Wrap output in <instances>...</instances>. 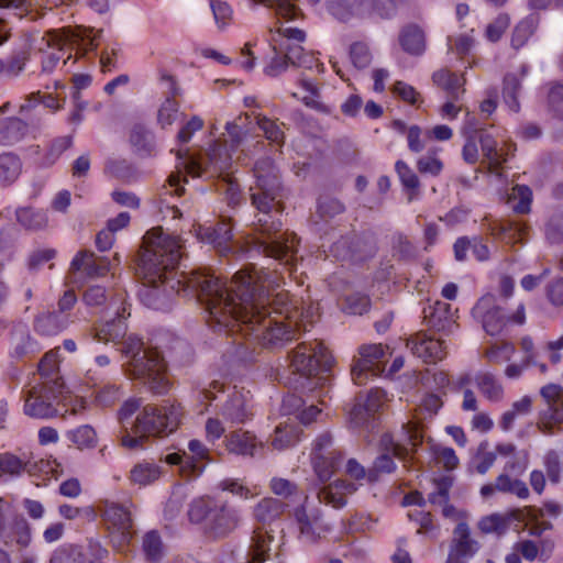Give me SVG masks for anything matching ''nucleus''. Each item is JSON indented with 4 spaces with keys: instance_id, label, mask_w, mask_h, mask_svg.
Listing matches in <instances>:
<instances>
[{
    "instance_id": "obj_21",
    "label": "nucleus",
    "mask_w": 563,
    "mask_h": 563,
    "mask_svg": "<svg viewBox=\"0 0 563 563\" xmlns=\"http://www.w3.org/2000/svg\"><path fill=\"white\" fill-rule=\"evenodd\" d=\"M495 492L511 494L519 499H527L530 495L529 488L523 481L511 478L506 473L498 475L495 484H486L481 488V495L484 498L490 497Z\"/></svg>"
},
{
    "instance_id": "obj_57",
    "label": "nucleus",
    "mask_w": 563,
    "mask_h": 563,
    "mask_svg": "<svg viewBox=\"0 0 563 563\" xmlns=\"http://www.w3.org/2000/svg\"><path fill=\"white\" fill-rule=\"evenodd\" d=\"M371 299L367 295L355 292L345 297L342 310L347 314L362 316L369 310Z\"/></svg>"
},
{
    "instance_id": "obj_53",
    "label": "nucleus",
    "mask_w": 563,
    "mask_h": 563,
    "mask_svg": "<svg viewBox=\"0 0 563 563\" xmlns=\"http://www.w3.org/2000/svg\"><path fill=\"white\" fill-rule=\"evenodd\" d=\"M397 465L393 456L388 453L379 454L373 462V466L367 471V481L375 483L379 478V474H391L396 471Z\"/></svg>"
},
{
    "instance_id": "obj_29",
    "label": "nucleus",
    "mask_w": 563,
    "mask_h": 563,
    "mask_svg": "<svg viewBox=\"0 0 563 563\" xmlns=\"http://www.w3.org/2000/svg\"><path fill=\"white\" fill-rule=\"evenodd\" d=\"M477 142L481 145L485 161L488 163L489 170L496 174L499 173L506 158L498 151L496 139L487 130H484L477 135Z\"/></svg>"
},
{
    "instance_id": "obj_20",
    "label": "nucleus",
    "mask_w": 563,
    "mask_h": 563,
    "mask_svg": "<svg viewBox=\"0 0 563 563\" xmlns=\"http://www.w3.org/2000/svg\"><path fill=\"white\" fill-rule=\"evenodd\" d=\"M356 489L354 483L346 479H336L318 492V499L334 509H341L346 505V495L355 493Z\"/></svg>"
},
{
    "instance_id": "obj_28",
    "label": "nucleus",
    "mask_w": 563,
    "mask_h": 563,
    "mask_svg": "<svg viewBox=\"0 0 563 563\" xmlns=\"http://www.w3.org/2000/svg\"><path fill=\"white\" fill-rule=\"evenodd\" d=\"M487 230L497 239L516 242L526 235L528 227L516 220H494L488 223Z\"/></svg>"
},
{
    "instance_id": "obj_33",
    "label": "nucleus",
    "mask_w": 563,
    "mask_h": 563,
    "mask_svg": "<svg viewBox=\"0 0 563 563\" xmlns=\"http://www.w3.org/2000/svg\"><path fill=\"white\" fill-rule=\"evenodd\" d=\"M188 450L191 455L187 454V465H189V476H199L202 474L206 463L211 461L210 450L206 444L198 440L192 439L188 443Z\"/></svg>"
},
{
    "instance_id": "obj_49",
    "label": "nucleus",
    "mask_w": 563,
    "mask_h": 563,
    "mask_svg": "<svg viewBox=\"0 0 563 563\" xmlns=\"http://www.w3.org/2000/svg\"><path fill=\"white\" fill-rule=\"evenodd\" d=\"M22 163L18 155L13 153L0 154V178L7 183H13L20 175Z\"/></svg>"
},
{
    "instance_id": "obj_63",
    "label": "nucleus",
    "mask_w": 563,
    "mask_h": 563,
    "mask_svg": "<svg viewBox=\"0 0 563 563\" xmlns=\"http://www.w3.org/2000/svg\"><path fill=\"white\" fill-rule=\"evenodd\" d=\"M510 24V18L506 13H500L490 22L485 30V37L492 43L498 42Z\"/></svg>"
},
{
    "instance_id": "obj_55",
    "label": "nucleus",
    "mask_w": 563,
    "mask_h": 563,
    "mask_svg": "<svg viewBox=\"0 0 563 563\" xmlns=\"http://www.w3.org/2000/svg\"><path fill=\"white\" fill-rule=\"evenodd\" d=\"M435 490L428 496L429 503L433 505L446 504L450 500V490L453 486V478L448 475L434 478Z\"/></svg>"
},
{
    "instance_id": "obj_58",
    "label": "nucleus",
    "mask_w": 563,
    "mask_h": 563,
    "mask_svg": "<svg viewBox=\"0 0 563 563\" xmlns=\"http://www.w3.org/2000/svg\"><path fill=\"white\" fill-rule=\"evenodd\" d=\"M269 9H273L276 15L285 20H295L298 15V8L290 0H254Z\"/></svg>"
},
{
    "instance_id": "obj_11",
    "label": "nucleus",
    "mask_w": 563,
    "mask_h": 563,
    "mask_svg": "<svg viewBox=\"0 0 563 563\" xmlns=\"http://www.w3.org/2000/svg\"><path fill=\"white\" fill-rule=\"evenodd\" d=\"M377 251V239L371 231L342 236L330 249L335 258L351 263H361L373 258Z\"/></svg>"
},
{
    "instance_id": "obj_64",
    "label": "nucleus",
    "mask_w": 563,
    "mask_h": 563,
    "mask_svg": "<svg viewBox=\"0 0 563 563\" xmlns=\"http://www.w3.org/2000/svg\"><path fill=\"white\" fill-rule=\"evenodd\" d=\"M545 238L551 244L563 242V213L553 216L545 224Z\"/></svg>"
},
{
    "instance_id": "obj_54",
    "label": "nucleus",
    "mask_w": 563,
    "mask_h": 563,
    "mask_svg": "<svg viewBox=\"0 0 563 563\" xmlns=\"http://www.w3.org/2000/svg\"><path fill=\"white\" fill-rule=\"evenodd\" d=\"M73 145V136H59L54 139L43 156V165L51 166L60 155Z\"/></svg>"
},
{
    "instance_id": "obj_39",
    "label": "nucleus",
    "mask_w": 563,
    "mask_h": 563,
    "mask_svg": "<svg viewBox=\"0 0 563 563\" xmlns=\"http://www.w3.org/2000/svg\"><path fill=\"white\" fill-rule=\"evenodd\" d=\"M298 87L302 90L301 93L292 92L291 96L301 100L307 107L314 110H322L323 104L320 101V90L318 84L305 77L298 80Z\"/></svg>"
},
{
    "instance_id": "obj_10",
    "label": "nucleus",
    "mask_w": 563,
    "mask_h": 563,
    "mask_svg": "<svg viewBox=\"0 0 563 563\" xmlns=\"http://www.w3.org/2000/svg\"><path fill=\"white\" fill-rule=\"evenodd\" d=\"M311 465L321 483L329 482L340 468L343 461L342 451L333 448L330 432L319 434L312 443Z\"/></svg>"
},
{
    "instance_id": "obj_50",
    "label": "nucleus",
    "mask_w": 563,
    "mask_h": 563,
    "mask_svg": "<svg viewBox=\"0 0 563 563\" xmlns=\"http://www.w3.org/2000/svg\"><path fill=\"white\" fill-rule=\"evenodd\" d=\"M67 438L79 449H92L97 445V433L91 426L84 424L68 431Z\"/></svg>"
},
{
    "instance_id": "obj_8",
    "label": "nucleus",
    "mask_w": 563,
    "mask_h": 563,
    "mask_svg": "<svg viewBox=\"0 0 563 563\" xmlns=\"http://www.w3.org/2000/svg\"><path fill=\"white\" fill-rule=\"evenodd\" d=\"M232 151L227 145L213 143L203 161L189 157L184 162L186 175L196 177H227L232 169Z\"/></svg>"
},
{
    "instance_id": "obj_19",
    "label": "nucleus",
    "mask_w": 563,
    "mask_h": 563,
    "mask_svg": "<svg viewBox=\"0 0 563 563\" xmlns=\"http://www.w3.org/2000/svg\"><path fill=\"white\" fill-rule=\"evenodd\" d=\"M70 271H84L88 277H102L110 271V261L106 256H97L92 251H79L70 262Z\"/></svg>"
},
{
    "instance_id": "obj_30",
    "label": "nucleus",
    "mask_w": 563,
    "mask_h": 563,
    "mask_svg": "<svg viewBox=\"0 0 563 563\" xmlns=\"http://www.w3.org/2000/svg\"><path fill=\"white\" fill-rule=\"evenodd\" d=\"M130 143L134 153L142 158L155 155L154 134L142 124H136L131 130Z\"/></svg>"
},
{
    "instance_id": "obj_14",
    "label": "nucleus",
    "mask_w": 563,
    "mask_h": 563,
    "mask_svg": "<svg viewBox=\"0 0 563 563\" xmlns=\"http://www.w3.org/2000/svg\"><path fill=\"white\" fill-rule=\"evenodd\" d=\"M194 233L199 242L211 245L221 254L231 251L230 241L232 239V225L224 219L216 224H195Z\"/></svg>"
},
{
    "instance_id": "obj_40",
    "label": "nucleus",
    "mask_w": 563,
    "mask_h": 563,
    "mask_svg": "<svg viewBox=\"0 0 563 563\" xmlns=\"http://www.w3.org/2000/svg\"><path fill=\"white\" fill-rule=\"evenodd\" d=\"M27 131V124L20 118H8L0 125V144L12 145L23 139Z\"/></svg>"
},
{
    "instance_id": "obj_59",
    "label": "nucleus",
    "mask_w": 563,
    "mask_h": 563,
    "mask_svg": "<svg viewBox=\"0 0 563 563\" xmlns=\"http://www.w3.org/2000/svg\"><path fill=\"white\" fill-rule=\"evenodd\" d=\"M391 92L401 101L411 106H418L422 102L421 95L416 90V88L402 80L395 81L391 87Z\"/></svg>"
},
{
    "instance_id": "obj_62",
    "label": "nucleus",
    "mask_w": 563,
    "mask_h": 563,
    "mask_svg": "<svg viewBox=\"0 0 563 563\" xmlns=\"http://www.w3.org/2000/svg\"><path fill=\"white\" fill-rule=\"evenodd\" d=\"M514 198H518V202L512 205L516 213H529L532 203V190L527 185H516L512 189Z\"/></svg>"
},
{
    "instance_id": "obj_31",
    "label": "nucleus",
    "mask_w": 563,
    "mask_h": 563,
    "mask_svg": "<svg viewBox=\"0 0 563 563\" xmlns=\"http://www.w3.org/2000/svg\"><path fill=\"white\" fill-rule=\"evenodd\" d=\"M327 7L329 13L341 22H347L354 16L365 18L368 13L363 9V0H355L354 3L347 0H329Z\"/></svg>"
},
{
    "instance_id": "obj_43",
    "label": "nucleus",
    "mask_w": 563,
    "mask_h": 563,
    "mask_svg": "<svg viewBox=\"0 0 563 563\" xmlns=\"http://www.w3.org/2000/svg\"><path fill=\"white\" fill-rule=\"evenodd\" d=\"M538 428L547 435H552L556 430H561L563 428V405L548 407L541 415Z\"/></svg>"
},
{
    "instance_id": "obj_4",
    "label": "nucleus",
    "mask_w": 563,
    "mask_h": 563,
    "mask_svg": "<svg viewBox=\"0 0 563 563\" xmlns=\"http://www.w3.org/2000/svg\"><path fill=\"white\" fill-rule=\"evenodd\" d=\"M183 413L181 406L176 401L166 400L162 406L146 405L136 417L134 435L126 431L121 444L133 450L143 448L150 437L168 435L179 427Z\"/></svg>"
},
{
    "instance_id": "obj_42",
    "label": "nucleus",
    "mask_w": 563,
    "mask_h": 563,
    "mask_svg": "<svg viewBox=\"0 0 563 563\" xmlns=\"http://www.w3.org/2000/svg\"><path fill=\"white\" fill-rule=\"evenodd\" d=\"M142 551L147 563H159L164 556V544L156 530L147 531L142 540Z\"/></svg>"
},
{
    "instance_id": "obj_37",
    "label": "nucleus",
    "mask_w": 563,
    "mask_h": 563,
    "mask_svg": "<svg viewBox=\"0 0 563 563\" xmlns=\"http://www.w3.org/2000/svg\"><path fill=\"white\" fill-rule=\"evenodd\" d=\"M474 382L482 395L490 401H499L504 396L503 385L490 372H478Z\"/></svg>"
},
{
    "instance_id": "obj_5",
    "label": "nucleus",
    "mask_w": 563,
    "mask_h": 563,
    "mask_svg": "<svg viewBox=\"0 0 563 563\" xmlns=\"http://www.w3.org/2000/svg\"><path fill=\"white\" fill-rule=\"evenodd\" d=\"M332 364L333 358L321 342H316L311 347L301 343L292 354L290 367L306 380V384H302L303 388L307 387L310 391L320 389L321 397L324 389L330 386Z\"/></svg>"
},
{
    "instance_id": "obj_9",
    "label": "nucleus",
    "mask_w": 563,
    "mask_h": 563,
    "mask_svg": "<svg viewBox=\"0 0 563 563\" xmlns=\"http://www.w3.org/2000/svg\"><path fill=\"white\" fill-rule=\"evenodd\" d=\"M101 522L115 548L128 545L133 539V519L126 505L104 501L100 510Z\"/></svg>"
},
{
    "instance_id": "obj_16",
    "label": "nucleus",
    "mask_w": 563,
    "mask_h": 563,
    "mask_svg": "<svg viewBox=\"0 0 563 563\" xmlns=\"http://www.w3.org/2000/svg\"><path fill=\"white\" fill-rule=\"evenodd\" d=\"M407 347L411 353L421 358L424 363H437L445 355L444 344L442 341L418 332L407 340Z\"/></svg>"
},
{
    "instance_id": "obj_47",
    "label": "nucleus",
    "mask_w": 563,
    "mask_h": 563,
    "mask_svg": "<svg viewBox=\"0 0 563 563\" xmlns=\"http://www.w3.org/2000/svg\"><path fill=\"white\" fill-rule=\"evenodd\" d=\"M299 441V430L294 424H279L275 429L272 445L276 450H285L294 446Z\"/></svg>"
},
{
    "instance_id": "obj_27",
    "label": "nucleus",
    "mask_w": 563,
    "mask_h": 563,
    "mask_svg": "<svg viewBox=\"0 0 563 563\" xmlns=\"http://www.w3.org/2000/svg\"><path fill=\"white\" fill-rule=\"evenodd\" d=\"M398 41L402 51L411 56H421L427 49L424 31L417 24L405 25Z\"/></svg>"
},
{
    "instance_id": "obj_15",
    "label": "nucleus",
    "mask_w": 563,
    "mask_h": 563,
    "mask_svg": "<svg viewBox=\"0 0 563 563\" xmlns=\"http://www.w3.org/2000/svg\"><path fill=\"white\" fill-rule=\"evenodd\" d=\"M478 551L477 541L471 538L466 522H460L454 529V539L445 563H468Z\"/></svg>"
},
{
    "instance_id": "obj_45",
    "label": "nucleus",
    "mask_w": 563,
    "mask_h": 563,
    "mask_svg": "<svg viewBox=\"0 0 563 563\" xmlns=\"http://www.w3.org/2000/svg\"><path fill=\"white\" fill-rule=\"evenodd\" d=\"M162 468L159 465L150 462L136 464L130 472V479L140 486H146L159 478Z\"/></svg>"
},
{
    "instance_id": "obj_60",
    "label": "nucleus",
    "mask_w": 563,
    "mask_h": 563,
    "mask_svg": "<svg viewBox=\"0 0 563 563\" xmlns=\"http://www.w3.org/2000/svg\"><path fill=\"white\" fill-rule=\"evenodd\" d=\"M417 169L422 175L437 177L443 170V162L437 157L435 153H428L427 155L418 158Z\"/></svg>"
},
{
    "instance_id": "obj_44",
    "label": "nucleus",
    "mask_w": 563,
    "mask_h": 563,
    "mask_svg": "<svg viewBox=\"0 0 563 563\" xmlns=\"http://www.w3.org/2000/svg\"><path fill=\"white\" fill-rule=\"evenodd\" d=\"M256 124L263 131L265 137L272 143L282 147L285 142V132L283 130L284 123L278 120L271 119L264 114L256 117Z\"/></svg>"
},
{
    "instance_id": "obj_56",
    "label": "nucleus",
    "mask_w": 563,
    "mask_h": 563,
    "mask_svg": "<svg viewBox=\"0 0 563 563\" xmlns=\"http://www.w3.org/2000/svg\"><path fill=\"white\" fill-rule=\"evenodd\" d=\"M474 29H471L470 33L460 34L454 38L448 36V46L457 57L464 58L467 56L475 45Z\"/></svg>"
},
{
    "instance_id": "obj_38",
    "label": "nucleus",
    "mask_w": 563,
    "mask_h": 563,
    "mask_svg": "<svg viewBox=\"0 0 563 563\" xmlns=\"http://www.w3.org/2000/svg\"><path fill=\"white\" fill-rule=\"evenodd\" d=\"M216 505L217 501L210 497H200L194 499L189 504L187 511L189 521L196 525L203 523V528L207 527Z\"/></svg>"
},
{
    "instance_id": "obj_41",
    "label": "nucleus",
    "mask_w": 563,
    "mask_h": 563,
    "mask_svg": "<svg viewBox=\"0 0 563 563\" xmlns=\"http://www.w3.org/2000/svg\"><path fill=\"white\" fill-rule=\"evenodd\" d=\"M395 170L399 177L400 184L408 192V201L417 198L420 188V180L412 168L404 161L398 159L395 164Z\"/></svg>"
},
{
    "instance_id": "obj_23",
    "label": "nucleus",
    "mask_w": 563,
    "mask_h": 563,
    "mask_svg": "<svg viewBox=\"0 0 563 563\" xmlns=\"http://www.w3.org/2000/svg\"><path fill=\"white\" fill-rule=\"evenodd\" d=\"M220 413L232 423H244L253 416L246 396L241 391H233L223 404Z\"/></svg>"
},
{
    "instance_id": "obj_34",
    "label": "nucleus",
    "mask_w": 563,
    "mask_h": 563,
    "mask_svg": "<svg viewBox=\"0 0 563 563\" xmlns=\"http://www.w3.org/2000/svg\"><path fill=\"white\" fill-rule=\"evenodd\" d=\"M287 505L276 498L265 497L254 507V517L262 523H271L280 518Z\"/></svg>"
},
{
    "instance_id": "obj_26",
    "label": "nucleus",
    "mask_w": 563,
    "mask_h": 563,
    "mask_svg": "<svg viewBox=\"0 0 563 563\" xmlns=\"http://www.w3.org/2000/svg\"><path fill=\"white\" fill-rule=\"evenodd\" d=\"M74 318L64 317L57 311L42 312L34 319V330L43 336H54L66 330Z\"/></svg>"
},
{
    "instance_id": "obj_13",
    "label": "nucleus",
    "mask_w": 563,
    "mask_h": 563,
    "mask_svg": "<svg viewBox=\"0 0 563 563\" xmlns=\"http://www.w3.org/2000/svg\"><path fill=\"white\" fill-rule=\"evenodd\" d=\"M295 522L299 532V539L306 543H317L322 537L330 532V526L323 520L320 509L307 511L305 505L294 510Z\"/></svg>"
},
{
    "instance_id": "obj_18",
    "label": "nucleus",
    "mask_w": 563,
    "mask_h": 563,
    "mask_svg": "<svg viewBox=\"0 0 563 563\" xmlns=\"http://www.w3.org/2000/svg\"><path fill=\"white\" fill-rule=\"evenodd\" d=\"M360 358L352 366L351 376L356 385H363L372 372L373 365L384 357L385 351L382 344L362 345L358 350Z\"/></svg>"
},
{
    "instance_id": "obj_1",
    "label": "nucleus",
    "mask_w": 563,
    "mask_h": 563,
    "mask_svg": "<svg viewBox=\"0 0 563 563\" xmlns=\"http://www.w3.org/2000/svg\"><path fill=\"white\" fill-rule=\"evenodd\" d=\"M139 263L146 289L142 301L159 309L174 295L195 297L206 306L207 323L213 331L233 339L240 355L245 344L239 339L256 341L264 347H282L297 339V332L285 316L273 308V291L284 283L277 272L250 265L236 272L230 283L211 274L178 271L183 257V240L161 227L148 230Z\"/></svg>"
},
{
    "instance_id": "obj_35",
    "label": "nucleus",
    "mask_w": 563,
    "mask_h": 563,
    "mask_svg": "<svg viewBox=\"0 0 563 563\" xmlns=\"http://www.w3.org/2000/svg\"><path fill=\"white\" fill-rule=\"evenodd\" d=\"M433 82L443 89L450 99L459 100L460 95L464 92L462 88L464 78L446 69L438 70L432 75Z\"/></svg>"
},
{
    "instance_id": "obj_52",
    "label": "nucleus",
    "mask_w": 563,
    "mask_h": 563,
    "mask_svg": "<svg viewBox=\"0 0 563 563\" xmlns=\"http://www.w3.org/2000/svg\"><path fill=\"white\" fill-rule=\"evenodd\" d=\"M123 396V389L118 384H106L95 393V402L99 407H111L119 401Z\"/></svg>"
},
{
    "instance_id": "obj_51",
    "label": "nucleus",
    "mask_w": 563,
    "mask_h": 563,
    "mask_svg": "<svg viewBox=\"0 0 563 563\" xmlns=\"http://www.w3.org/2000/svg\"><path fill=\"white\" fill-rule=\"evenodd\" d=\"M365 11L368 13L365 18L378 16L382 19H391L397 12L396 2L393 0H363Z\"/></svg>"
},
{
    "instance_id": "obj_46",
    "label": "nucleus",
    "mask_w": 563,
    "mask_h": 563,
    "mask_svg": "<svg viewBox=\"0 0 563 563\" xmlns=\"http://www.w3.org/2000/svg\"><path fill=\"white\" fill-rule=\"evenodd\" d=\"M538 25V16L530 14L522 19L514 29L511 35V46L516 49L521 48L532 36Z\"/></svg>"
},
{
    "instance_id": "obj_61",
    "label": "nucleus",
    "mask_w": 563,
    "mask_h": 563,
    "mask_svg": "<svg viewBox=\"0 0 563 563\" xmlns=\"http://www.w3.org/2000/svg\"><path fill=\"white\" fill-rule=\"evenodd\" d=\"M543 465L547 476L552 484H558L561 481V456L555 450H549L543 457Z\"/></svg>"
},
{
    "instance_id": "obj_2",
    "label": "nucleus",
    "mask_w": 563,
    "mask_h": 563,
    "mask_svg": "<svg viewBox=\"0 0 563 563\" xmlns=\"http://www.w3.org/2000/svg\"><path fill=\"white\" fill-rule=\"evenodd\" d=\"M107 309L113 318L97 321L90 329L92 340L100 343H122L121 353L129 358L125 364L126 373L141 380L155 395H165L169 390L166 376V363L158 346L145 347L141 338L135 334L126 335V319L131 316L130 303L124 291L115 292L109 300Z\"/></svg>"
},
{
    "instance_id": "obj_3",
    "label": "nucleus",
    "mask_w": 563,
    "mask_h": 563,
    "mask_svg": "<svg viewBox=\"0 0 563 563\" xmlns=\"http://www.w3.org/2000/svg\"><path fill=\"white\" fill-rule=\"evenodd\" d=\"M253 173L260 191L252 194L251 199L257 210L256 231L261 234L254 243L260 253L277 260L292 276L297 271L299 238L295 232H280V211L275 209L280 183L274 161L271 157L257 159Z\"/></svg>"
},
{
    "instance_id": "obj_48",
    "label": "nucleus",
    "mask_w": 563,
    "mask_h": 563,
    "mask_svg": "<svg viewBox=\"0 0 563 563\" xmlns=\"http://www.w3.org/2000/svg\"><path fill=\"white\" fill-rule=\"evenodd\" d=\"M503 98L508 108L514 112H519L520 103L518 99L521 89V81L516 74H507L503 82Z\"/></svg>"
},
{
    "instance_id": "obj_32",
    "label": "nucleus",
    "mask_w": 563,
    "mask_h": 563,
    "mask_svg": "<svg viewBox=\"0 0 563 563\" xmlns=\"http://www.w3.org/2000/svg\"><path fill=\"white\" fill-rule=\"evenodd\" d=\"M41 347L35 339L26 331L16 332L12 336L9 356L12 360L21 361L36 354Z\"/></svg>"
},
{
    "instance_id": "obj_7",
    "label": "nucleus",
    "mask_w": 563,
    "mask_h": 563,
    "mask_svg": "<svg viewBox=\"0 0 563 563\" xmlns=\"http://www.w3.org/2000/svg\"><path fill=\"white\" fill-rule=\"evenodd\" d=\"M60 384L41 382L33 385L24 396L23 413L33 419H52L58 416L56 407Z\"/></svg>"
},
{
    "instance_id": "obj_12",
    "label": "nucleus",
    "mask_w": 563,
    "mask_h": 563,
    "mask_svg": "<svg viewBox=\"0 0 563 563\" xmlns=\"http://www.w3.org/2000/svg\"><path fill=\"white\" fill-rule=\"evenodd\" d=\"M273 308L276 314L285 316V319L290 321L297 334L307 331L319 317L318 306L309 303L305 307L300 300L285 290L273 296Z\"/></svg>"
},
{
    "instance_id": "obj_6",
    "label": "nucleus",
    "mask_w": 563,
    "mask_h": 563,
    "mask_svg": "<svg viewBox=\"0 0 563 563\" xmlns=\"http://www.w3.org/2000/svg\"><path fill=\"white\" fill-rule=\"evenodd\" d=\"M475 318L479 319L485 332L489 335L499 334L508 324L522 325L526 323V308L520 303L512 314H506L505 309L495 303L493 296H483L472 309Z\"/></svg>"
},
{
    "instance_id": "obj_25",
    "label": "nucleus",
    "mask_w": 563,
    "mask_h": 563,
    "mask_svg": "<svg viewBox=\"0 0 563 563\" xmlns=\"http://www.w3.org/2000/svg\"><path fill=\"white\" fill-rule=\"evenodd\" d=\"M159 79L162 84L166 85V93L167 97L165 101L162 103L158 110V122L165 126L169 125L175 121L176 114L178 112V103L175 100V97L178 95V86L176 78L165 71L161 73Z\"/></svg>"
},
{
    "instance_id": "obj_36",
    "label": "nucleus",
    "mask_w": 563,
    "mask_h": 563,
    "mask_svg": "<svg viewBox=\"0 0 563 563\" xmlns=\"http://www.w3.org/2000/svg\"><path fill=\"white\" fill-rule=\"evenodd\" d=\"M15 218L18 223L29 231H40L45 229L48 224L46 211L32 207L16 209Z\"/></svg>"
},
{
    "instance_id": "obj_24",
    "label": "nucleus",
    "mask_w": 563,
    "mask_h": 563,
    "mask_svg": "<svg viewBox=\"0 0 563 563\" xmlns=\"http://www.w3.org/2000/svg\"><path fill=\"white\" fill-rule=\"evenodd\" d=\"M426 324L435 331H450L454 324V316L451 312V305L437 300L423 309Z\"/></svg>"
},
{
    "instance_id": "obj_22",
    "label": "nucleus",
    "mask_w": 563,
    "mask_h": 563,
    "mask_svg": "<svg viewBox=\"0 0 563 563\" xmlns=\"http://www.w3.org/2000/svg\"><path fill=\"white\" fill-rule=\"evenodd\" d=\"M224 445L225 450L231 454L254 456L255 450L262 444L252 432L238 429L224 435Z\"/></svg>"
},
{
    "instance_id": "obj_17",
    "label": "nucleus",
    "mask_w": 563,
    "mask_h": 563,
    "mask_svg": "<svg viewBox=\"0 0 563 563\" xmlns=\"http://www.w3.org/2000/svg\"><path fill=\"white\" fill-rule=\"evenodd\" d=\"M239 523L238 511L233 508L228 507L225 504L216 505L207 527H205V533L213 537L221 538L232 532Z\"/></svg>"
}]
</instances>
